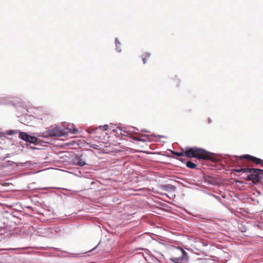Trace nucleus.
Instances as JSON below:
<instances>
[{
    "label": "nucleus",
    "instance_id": "aec40b11",
    "mask_svg": "<svg viewBox=\"0 0 263 263\" xmlns=\"http://www.w3.org/2000/svg\"><path fill=\"white\" fill-rule=\"evenodd\" d=\"M33 139H34V144H35V141L37 140V139L35 137H34Z\"/></svg>",
    "mask_w": 263,
    "mask_h": 263
},
{
    "label": "nucleus",
    "instance_id": "7ed1b4c3",
    "mask_svg": "<svg viewBox=\"0 0 263 263\" xmlns=\"http://www.w3.org/2000/svg\"><path fill=\"white\" fill-rule=\"evenodd\" d=\"M249 171H247V174H249L246 178L243 177V178L247 181H251L254 184L258 183L260 180V174H263V170L258 168H252L249 167Z\"/></svg>",
    "mask_w": 263,
    "mask_h": 263
},
{
    "label": "nucleus",
    "instance_id": "f257e3e1",
    "mask_svg": "<svg viewBox=\"0 0 263 263\" xmlns=\"http://www.w3.org/2000/svg\"><path fill=\"white\" fill-rule=\"evenodd\" d=\"M184 155L189 158H195L198 159L210 160L211 157L210 154L206 151L197 148L186 147L184 149Z\"/></svg>",
    "mask_w": 263,
    "mask_h": 263
},
{
    "label": "nucleus",
    "instance_id": "20e7f679",
    "mask_svg": "<svg viewBox=\"0 0 263 263\" xmlns=\"http://www.w3.org/2000/svg\"><path fill=\"white\" fill-rule=\"evenodd\" d=\"M237 158L240 160L244 159L247 160V161L246 162L247 164L250 165H253L252 167L255 166L258 164H261L263 166V160L250 155L247 154L238 157Z\"/></svg>",
    "mask_w": 263,
    "mask_h": 263
},
{
    "label": "nucleus",
    "instance_id": "4468645a",
    "mask_svg": "<svg viewBox=\"0 0 263 263\" xmlns=\"http://www.w3.org/2000/svg\"><path fill=\"white\" fill-rule=\"evenodd\" d=\"M171 154L179 157H184V150L182 152H178L174 151H171Z\"/></svg>",
    "mask_w": 263,
    "mask_h": 263
},
{
    "label": "nucleus",
    "instance_id": "9d476101",
    "mask_svg": "<svg viewBox=\"0 0 263 263\" xmlns=\"http://www.w3.org/2000/svg\"><path fill=\"white\" fill-rule=\"evenodd\" d=\"M20 133H21V132H20L18 129H10L6 132V134L10 136L18 134V137L20 136Z\"/></svg>",
    "mask_w": 263,
    "mask_h": 263
},
{
    "label": "nucleus",
    "instance_id": "f03ea898",
    "mask_svg": "<svg viewBox=\"0 0 263 263\" xmlns=\"http://www.w3.org/2000/svg\"><path fill=\"white\" fill-rule=\"evenodd\" d=\"M171 260L175 263H186L188 260L187 253L182 248H177L174 250Z\"/></svg>",
    "mask_w": 263,
    "mask_h": 263
},
{
    "label": "nucleus",
    "instance_id": "9b49d317",
    "mask_svg": "<svg viewBox=\"0 0 263 263\" xmlns=\"http://www.w3.org/2000/svg\"><path fill=\"white\" fill-rule=\"evenodd\" d=\"M186 166L190 168H192V169H195V168H196L197 165L196 164L193 163V162L191 161H188L186 162Z\"/></svg>",
    "mask_w": 263,
    "mask_h": 263
},
{
    "label": "nucleus",
    "instance_id": "6e6552de",
    "mask_svg": "<svg viewBox=\"0 0 263 263\" xmlns=\"http://www.w3.org/2000/svg\"><path fill=\"white\" fill-rule=\"evenodd\" d=\"M242 165L243 166V167H242L241 168H235L233 170V171L234 172L237 173H240L242 172L243 173H247V171H249L250 170H248L249 167L253 166V165H250L247 164V162H243Z\"/></svg>",
    "mask_w": 263,
    "mask_h": 263
},
{
    "label": "nucleus",
    "instance_id": "2eb2a0df",
    "mask_svg": "<svg viewBox=\"0 0 263 263\" xmlns=\"http://www.w3.org/2000/svg\"><path fill=\"white\" fill-rule=\"evenodd\" d=\"M7 103V97H0V105Z\"/></svg>",
    "mask_w": 263,
    "mask_h": 263
},
{
    "label": "nucleus",
    "instance_id": "6ab92c4d",
    "mask_svg": "<svg viewBox=\"0 0 263 263\" xmlns=\"http://www.w3.org/2000/svg\"><path fill=\"white\" fill-rule=\"evenodd\" d=\"M115 43L117 46H118V45H120V43L119 42L117 38L115 39Z\"/></svg>",
    "mask_w": 263,
    "mask_h": 263
},
{
    "label": "nucleus",
    "instance_id": "0eeeda50",
    "mask_svg": "<svg viewBox=\"0 0 263 263\" xmlns=\"http://www.w3.org/2000/svg\"><path fill=\"white\" fill-rule=\"evenodd\" d=\"M19 138L23 139L25 141L27 142H29L30 143H33V136H31L26 133L21 132L20 133Z\"/></svg>",
    "mask_w": 263,
    "mask_h": 263
},
{
    "label": "nucleus",
    "instance_id": "a211bd4d",
    "mask_svg": "<svg viewBox=\"0 0 263 263\" xmlns=\"http://www.w3.org/2000/svg\"><path fill=\"white\" fill-rule=\"evenodd\" d=\"M118 128H119V129L121 131V132H120V133L121 135H123V136H126V135H125V134H124V133H126V132H125V130H123L122 129L121 127H119Z\"/></svg>",
    "mask_w": 263,
    "mask_h": 263
},
{
    "label": "nucleus",
    "instance_id": "f3484780",
    "mask_svg": "<svg viewBox=\"0 0 263 263\" xmlns=\"http://www.w3.org/2000/svg\"><path fill=\"white\" fill-rule=\"evenodd\" d=\"M203 263H216L215 261L212 259H205Z\"/></svg>",
    "mask_w": 263,
    "mask_h": 263
},
{
    "label": "nucleus",
    "instance_id": "423d86ee",
    "mask_svg": "<svg viewBox=\"0 0 263 263\" xmlns=\"http://www.w3.org/2000/svg\"><path fill=\"white\" fill-rule=\"evenodd\" d=\"M17 110L21 111L24 116H32V107L31 106H28L26 105H23L22 107H18Z\"/></svg>",
    "mask_w": 263,
    "mask_h": 263
},
{
    "label": "nucleus",
    "instance_id": "412c9836",
    "mask_svg": "<svg viewBox=\"0 0 263 263\" xmlns=\"http://www.w3.org/2000/svg\"><path fill=\"white\" fill-rule=\"evenodd\" d=\"M136 140H139V141H143V140L140 139V138H138V139H136Z\"/></svg>",
    "mask_w": 263,
    "mask_h": 263
},
{
    "label": "nucleus",
    "instance_id": "4be33fe9",
    "mask_svg": "<svg viewBox=\"0 0 263 263\" xmlns=\"http://www.w3.org/2000/svg\"><path fill=\"white\" fill-rule=\"evenodd\" d=\"M179 160L180 161H183V159H182V158H181V159H179Z\"/></svg>",
    "mask_w": 263,
    "mask_h": 263
},
{
    "label": "nucleus",
    "instance_id": "39448f33",
    "mask_svg": "<svg viewBox=\"0 0 263 263\" xmlns=\"http://www.w3.org/2000/svg\"><path fill=\"white\" fill-rule=\"evenodd\" d=\"M67 132L60 129V127H55L48 130L47 134L50 137H61L65 135Z\"/></svg>",
    "mask_w": 263,
    "mask_h": 263
},
{
    "label": "nucleus",
    "instance_id": "1a4fd4ad",
    "mask_svg": "<svg viewBox=\"0 0 263 263\" xmlns=\"http://www.w3.org/2000/svg\"><path fill=\"white\" fill-rule=\"evenodd\" d=\"M31 249V247H23L11 249L12 250L19 251L21 253L24 254H30L32 252V251L30 250Z\"/></svg>",
    "mask_w": 263,
    "mask_h": 263
},
{
    "label": "nucleus",
    "instance_id": "ddd939ff",
    "mask_svg": "<svg viewBox=\"0 0 263 263\" xmlns=\"http://www.w3.org/2000/svg\"><path fill=\"white\" fill-rule=\"evenodd\" d=\"M151 54L149 53H144L142 55V59L143 64H145L147 60L150 58Z\"/></svg>",
    "mask_w": 263,
    "mask_h": 263
},
{
    "label": "nucleus",
    "instance_id": "dca6fc26",
    "mask_svg": "<svg viewBox=\"0 0 263 263\" xmlns=\"http://www.w3.org/2000/svg\"><path fill=\"white\" fill-rule=\"evenodd\" d=\"M67 129H68L69 131V132L72 133V134H76L77 132H78V129L74 128L73 129H68V128H67Z\"/></svg>",
    "mask_w": 263,
    "mask_h": 263
},
{
    "label": "nucleus",
    "instance_id": "f8f14e48",
    "mask_svg": "<svg viewBox=\"0 0 263 263\" xmlns=\"http://www.w3.org/2000/svg\"><path fill=\"white\" fill-rule=\"evenodd\" d=\"M77 164L80 166H83L86 165V163L84 160H83L81 157H78L77 159Z\"/></svg>",
    "mask_w": 263,
    "mask_h": 263
}]
</instances>
